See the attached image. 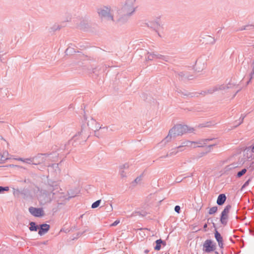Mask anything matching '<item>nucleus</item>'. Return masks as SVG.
Instances as JSON below:
<instances>
[{
  "label": "nucleus",
  "instance_id": "1",
  "mask_svg": "<svg viewBox=\"0 0 254 254\" xmlns=\"http://www.w3.org/2000/svg\"><path fill=\"white\" fill-rule=\"evenodd\" d=\"M194 131L193 127L187 125H179L173 127L169 131L168 135L166 137L167 140L176 136L182 135L185 133H191Z\"/></svg>",
  "mask_w": 254,
  "mask_h": 254
},
{
  "label": "nucleus",
  "instance_id": "2",
  "mask_svg": "<svg viewBox=\"0 0 254 254\" xmlns=\"http://www.w3.org/2000/svg\"><path fill=\"white\" fill-rule=\"evenodd\" d=\"M98 13L102 20L105 23H110L114 21L109 7L107 6L101 7L98 9Z\"/></svg>",
  "mask_w": 254,
  "mask_h": 254
},
{
  "label": "nucleus",
  "instance_id": "3",
  "mask_svg": "<svg viewBox=\"0 0 254 254\" xmlns=\"http://www.w3.org/2000/svg\"><path fill=\"white\" fill-rule=\"evenodd\" d=\"M211 140V139H203L196 141H190V148L206 146L208 144V142Z\"/></svg>",
  "mask_w": 254,
  "mask_h": 254
},
{
  "label": "nucleus",
  "instance_id": "4",
  "mask_svg": "<svg viewBox=\"0 0 254 254\" xmlns=\"http://www.w3.org/2000/svg\"><path fill=\"white\" fill-rule=\"evenodd\" d=\"M135 0H127L123 7V10L127 14H131L134 11L133 4Z\"/></svg>",
  "mask_w": 254,
  "mask_h": 254
},
{
  "label": "nucleus",
  "instance_id": "5",
  "mask_svg": "<svg viewBox=\"0 0 254 254\" xmlns=\"http://www.w3.org/2000/svg\"><path fill=\"white\" fill-rule=\"evenodd\" d=\"M203 251L206 253H210L215 249V245L210 240H206L203 244Z\"/></svg>",
  "mask_w": 254,
  "mask_h": 254
},
{
  "label": "nucleus",
  "instance_id": "6",
  "mask_svg": "<svg viewBox=\"0 0 254 254\" xmlns=\"http://www.w3.org/2000/svg\"><path fill=\"white\" fill-rule=\"evenodd\" d=\"M231 208V206L230 205H227L225 207L222 212L220 221L224 225H226L227 223L228 218V215Z\"/></svg>",
  "mask_w": 254,
  "mask_h": 254
},
{
  "label": "nucleus",
  "instance_id": "7",
  "mask_svg": "<svg viewBox=\"0 0 254 254\" xmlns=\"http://www.w3.org/2000/svg\"><path fill=\"white\" fill-rule=\"evenodd\" d=\"M29 211L31 214L36 217H40L44 215L43 210L41 208L30 207L29 208Z\"/></svg>",
  "mask_w": 254,
  "mask_h": 254
},
{
  "label": "nucleus",
  "instance_id": "8",
  "mask_svg": "<svg viewBox=\"0 0 254 254\" xmlns=\"http://www.w3.org/2000/svg\"><path fill=\"white\" fill-rule=\"evenodd\" d=\"M215 238L218 243L219 247L222 248L223 247V238L217 231H216L215 232Z\"/></svg>",
  "mask_w": 254,
  "mask_h": 254
},
{
  "label": "nucleus",
  "instance_id": "9",
  "mask_svg": "<svg viewBox=\"0 0 254 254\" xmlns=\"http://www.w3.org/2000/svg\"><path fill=\"white\" fill-rule=\"evenodd\" d=\"M50 228V226L48 224H44L41 225V229L39 231V234L42 235L43 234L48 231Z\"/></svg>",
  "mask_w": 254,
  "mask_h": 254
},
{
  "label": "nucleus",
  "instance_id": "10",
  "mask_svg": "<svg viewBox=\"0 0 254 254\" xmlns=\"http://www.w3.org/2000/svg\"><path fill=\"white\" fill-rule=\"evenodd\" d=\"M183 147H189L190 148V141L186 140L183 142L181 145L178 146L176 148V149L178 150L176 151L175 154L178 152L179 151H182L183 150H181V148Z\"/></svg>",
  "mask_w": 254,
  "mask_h": 254
},
{
  "label": "nucleus",
  "instance_id": "11",
  "mask_svg": "<svg viewBox=\"0 0 254 254\" xmlns=\"http://www.w3.org/2000/svg\"><path fill=\"white\" fill-rule=\"evenodd\" d=\"M226 197L224 194H220L217 200V203L219 205H222L225 201Z\"/></svg>",
  "mask_w": 254,
  "mask_h": 254
},
{
  "label": "nucleus",
  "instance_id": "12",
  "mask_svg": "<svg viewBox=\"0 0 254 254\" xmlns=\"http://www.w3.org/2000/svg\"><path fill=\"white\" fill-rule=\"evenodd\" d=\"M162 243V241L161 239L156 241V246L154 249L156 251H159L161 249V245Z\"/></svg>",
  "mask_w": 254,
  "mask_h": 254
},
{
  "label": "nucleus",
  "instance_id": "13",
  "mask_svg": "<svg viewBox=\"0 0 254 254\" xmlns=\"http://www.w3.org/2000/svg\"><path fill=\"white\" fill-rule=\"evenodd\" d=\"M8 158V153L7 151H4L2 154H0V159L1 160H5Z\"/></svg>",
  "mask_w": 254,
  "mask_h": 254
},
{
  "label": "nucleus",
  "instance_id": "14",
  "mask_svg": "<svg viewBox=\"0 0 254 254\" xmlns=\"http://www.w3.org/2000/svg\"><path fill=\"white\" fill-rule=\"evenodd\" d=\"M247 170L246 169H242L241 171L238 172L237 174V177L238 178H240L241 177H242L243 175H244V174H246V173L247 172Z\"/></svg>",
  "mask_w": 254,
  "mask_h": 254
},
{
  "label": "nucleus",
  "instance_id": "15",
  "mask_svg": "<svg viewBox=\"0 0 254 254\" xmlns=\"http://www.w3.org/2000/svg\"><path fill=\"white\" fill-rule=\"evenodd\" d=\"M30 227L29 228L30 230L32 231H37V226L35 225V223L34 222H31L30 223Z\"/></svg>",
  "mask_w": 254,
  "mask_h": 254
},
{
  "label": "nucleus",
  "instance_id": "16",
  "mask_svg": "<svg viewBox=\"0 0 254 254\" xmlns=\"http://www.w3.org/2000/svg\"><path fill=\"white\" fill-rule=\"evenodd\" d=\"M217 207L216 206L211 207L209 210V214H213L215 213L217 211Z\"/></svg>",
  "mask_w": 254,
  "mask_h": 254
},
{
  "label": "nucleus",
  "instance_id": "17",
  "mask_svg": "<svg viewBox=\"0 0 254 254\" xmlns=\"http://www.w3.org/2000/svg\"><path fill=\"white\" fill-rule=\"evenodd\" d=\"M100 202H101L100 200H97L96 201H95L92 204V206H91L92 208H97L100 205Z\"/></svg>",
  "mask_w": 254,
  "mask_h": 254
},
{
  "label": "nucleus",
  "instance_id": "18",
  "mask_svg": "<svg viewBox=\"0 0 254 254\" xmlns=\"http://www.w3.org/2000/svg\"><path fill=\"white\" fill-rule=\"evenodd\" d=\"M18 160H20L21 161H22L23 162H25L26 163H30L31 162V160L30 159H23L22 158H19L18 159Z\"/></svg>",
  "mask_w": 254,
  "mask_h": 254
},
{
  "label": "nucleus",
  "instance_id": "19",
  "mask_svg": "<svg viewBox=\"0 0 254 254\" xmlns=\"http://www.w3.org/2000/svg\"><path fill=\"white\" fill-rule=\"evenodd\" d=\"M8 190H9V188L8 187H0V193L2 191H8Z\"/></svg>",
  "mask_w": 254,
  "mask_h": 254
},
{
  "label": "nucleus",
  "instance_id": "20",
  "mask_svg": "<svg viewBox=\"0 0 254 254\" xmlns=\"http://www.w3.org/2000/svg\"><path fill=\"white\" fill-rule=\"evenodd\" d=\"M155 56V55L154 54H148L147 59L149 60H152Z\"/></svg>",
  "mask_w": 254,
  "mask_h": 254
},
{
  "label": "nucleus",
  "instance_id": "21",
  "mask_svg": "<svg viewBox=\"0 0 254 254\" xmlns=\"http://www.w3.org/2000/svg\"><path fill=\"white\" fill-rule=\"evenodd\" d=\"M120 222V221L119 220H116L114 222H113L112 224L110 225V227L115 226L119 224Z\"/></svg>",
  "mask_w": 254,
  "mask_h": 254
},
{
  "label": "nucleus",
  "instance_id": "22",
  "mask_svg": "<svg viewBox=\"0 0 254 254\" xmlns=\"http://www.w3.org/2000/svg\"><path fill=\"white\" fill-rule=\"evenodd\" d=\"M251 78H253V77H254V60L253 63V68H252V72L251 73Z\"/></svg>",
  "mask_w": 254,
  "mask_h": 254
},
{
  "label": "nucleus",
  "instance_id": "23",
  "mask_svg": "<svg viewBox=\"0 0 254 254\" xmlns=\"http://www.w3.org/2000/svg\"><path fill=\"white\" fill-rule=\"evenodd\" d=\"M175 210L177 213H179L180 212V207L179 206H178V205L176 206L175 207Z\"/></svg>",
  "mask_w": 254,
  "mask_h": 254
},
{
  "label": "nucleus",
  "instance_id": "24",
  "mask_svg": "<svg viewBox=\"0 0 254 254\" xmlns=\"http://www.w3.org/2000/svg\"><path fill=\"white\" fill-rule=\"evenodd\" d=\"M249 180L247 181L245 184L244 185H243V187H245V186L248 185L249 184Z\"/></svg>",
  "mask_w": 254,
  "mask_h": 254
},
{
  "label": "nucleus",
  "instance_id": "25",
  "mask_svg": "<svg viewBox=\"0 0 254 254\" xmlns=\"http://www.w3.org/2000/svg\"><path fill=\"white\" fill-rule=\"evenodd\" d=\"M214 145H215V144H211V145H208V148L209 149V150H210L211 147L214 146Z\"/></svg>",
  "mask_w": 254,
  "mask_h": 254
},
{
  "label": "nucleus",
  "instance_id": "26",
  "mask_svg": "<svg viewBox=\"0 0 254 254\" xmlns=\"http://www.w3.org/2000/svg\"><path fill=\"white\" fill-rule=\"evenodd\" d=\"M140 180V178H137L135 180V181L136 182H137V181H139Z\"/></svg>",
  "mask_w": 254,
  "mask_h": 254
},
{
  "label": "nucleus",
  "instance_id": "27",
  "mask_svg": "<svg viewBox=\"0 0 254 254\" xmlns=\"http://www.w3.org/2000/svg\"><path fill=\"white\" fill-rule=\"evenodd\" d=\"M251 151L253 153H254V145L252 147Z\"/></svg>",
  "mask_w": 254,
  "mask_h": 254
},
{
  "label": "nucleus",
  "instance_id": "28",
  "mask_svg": "<svg viewBox=\"0 0 254 254\" xmlns=\"http://www.w3.org/2000/svg\"><path fill=\"white\" fill-rule=\"evenodd\" d=\"M207 225L206 224H205L204 225V228H206L207 227Z\"/></svg>",
  "mask_w": 254,
  "mask_h": 254
},
{
  "label": "nucleus",
  "instance_id": "29",
  "mask_svg": "<svg viewBox=\"0 0 254 254\" xmlns=\"http://www.w3.org/2000/svg\"><path fill=\"white\" fill-rule=\"evenodd\" d=\"M215 254H219L217 252H215Z\"/></svg>",
  "mask_w": 254,
  "mask_h": 254
},
{
  "label": "nucleus",
  "instance_id": "30",
  "mask_svg": "<svg viewBox=\"0 0 254 254\" xmlns=\"http://www.w3.org/2000/svg\"><path fill=\"white\" fill-rule=\"evenodd\" d=\"M220 89H224V87H223L221 88Z\"/></svg>",
  "mask_w": 254,
  "mask_h": 254
}]
</instances>
